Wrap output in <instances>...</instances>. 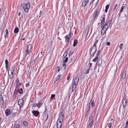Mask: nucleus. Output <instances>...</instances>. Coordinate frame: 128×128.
Returning a JSON list of instances; mask_svg holds the SVG:
<instances>
[{
    "label": "nucleus",
    "mask_w": 128,
    "mask_h": 128,
    "mask_svg": "<svg viewBox=\"0 0 128 128\" xmlns=\"http://www.w3.org/2000/svg\"><path fill=\"white\" fill-rule=\"evenodd\" d=\"M64 114L62 112L60 113L59 117L57 121V128H61L62 126V121L64 119Z\"/></svg>",
    "instance_id": "f257e3e1"
},
{
    "label": "nucleus",
    "mask_w": 128,
    "mask_h": 128,
    "mask_svg": "<svg viewBox=\"0 0 128 128\" xmlns=\"http://www.w3.org/2000/svg\"><path fill=\"white\" fill-rule=\"evenodd\" d=\"M21 6L23 7L25 12H27L30 8V3H28L27 4L23 3L22 4Z\"/></svg>",
    "instance_id": "f03ea898"
},
{
    "label": "nucleus",
    "mask_w": 128,
    "mask_h": 128,
    "mask_svg": "<svg viewBox=\"0 0 128 128\" xmlns=\"http://www.w3.org/2000/svg\"><path fill=\"white\" fill-rule=\"evenodd\" d=\"M100 11V9L98 8H96L93 14V17L94 19H95L96 17L98 16Z\"/></svg>",
    "instance_id": "7ed1b4c3"
},
{
    "label": "nucleus",
    "mask_w": 128,
    "mask_h": 128,
    "mask_svg": "<svg viewBox=\"0 0 128 128\" xmlns=\"http://www.w3.org/2000/svg\"><path fill=\"white\" fill-rule=\"evenodd\" d=\"M127 104L126 98L125 96H124L122 100V104L123 107L124 108Z\"/></svg>",
    "instance_id": "20e7f679"
},
{
    "label": "nucleus",
    "mask_w": 128,
    "mask_h": 128,
    "mask_svg": "<svg viewBox=\"0 0 128 128\" xmlns=\"http://www.w3.org/2000/svg\"><path fill=\"white\" fill-rule=\"evenodd\" d=\"M111 23V21H109L108 22H107L105 23V24L103 26V28H104L106 29V30H107L108 28V27L110 26Z\"/></svg>",
    "instance_id": "39448f33"
},
{
    "label": "nucleus",
    "mask_w": 128,
    "mask_h": 128,
    "mask_svg": "<svg viewBox=\"0 0 128 128\" xmlns=\"http://www.w3.org/2000/svg\"><path fill=\"white\" fill-rule=\"evenodd\" d=\"M88 0H84L82 2V6L83 8L84 7L88 4Z\"/></svg>",
    "instance_id": "423d86ee"
},
{
    "label": "nucleus",
    "mask_w": 128,
    "mask_h": 128,
    "mask_svg": "<svg viewBox=\"0 0 128 128\" xmlns=\"http://www.w3.org/2000/svg\"><path fill=\"white\" fill-rule=\"evenodd\" d=\"M32 112L33 115L35 116H37L40 114L39 112L37 110H32Z\"/></svg>",
    "instance_id": "0eeeda50"
},
{
    "label": "nucleus",
    "mask_w": 128,
    "mask_h": 128,
    "mask_svg": "<svg viewBox=\"0 0 128 128\" xmlns=\"http://www.w3.org/2000/svg\"><path fill=\"white\" fill-rule=\"evenodd\" d=\"M96 46H93L92 47V48L90 50V54L91 55V53L92 52H96Z\"/></svg>",
    "instance_id": "6e6552de"
},
{
    "label": "nucleus",
    "mask_w": 128,
    "mask_h": 128,
    "mask_svg": "<svg viewBox=\"0 0 128 128\" xmlns=\"http://www.w3.org/2000/svg\"><path fill=\"white\" fill-rule=\"evenodd\" d=\"M11 112V110H10L9 109H7L5 112L6 116H8L10 115Z\"/></svg>",
    "instance_id": "1a4fd4ad"
},
{
    "label": "nucleus",
    "mask_w": 128,
    "mask_h": 128,
    "mask_svg": "<svg viewBox=\"0 0 128 128\" xmlns=\"http://www.w3.org/2000/svg\"><path fill=\"white\" fill-rule=\"evenodd\" d=\"M24 103V100L23 99H21L18 102V105H20L22 106Z\"/></svg>",
    "instance_id": "9d476101"
},
{
    "label": "nucleus",
    "mask_w": 128,
    "mask_h": 128,
    "mask_svg": "<svg viewBox=\"0 0 128 128\" xmlns=\"http://www.w3.org/2000/svg\"><path fill=\"white\" fill-rule=\"evenodd\" d=\"M4 103V101L3 99L2 95H0V103L1 104H3Z\"/></svg>",
    "instance_id": "9b49d317"
},
{
    "label": "nucleus",
    "mask_w": 128,
    "mask_h": 128,
    "mask_svg": "<svg viewBox=\"0 0 128 128\" xmlns=\"http://www.w3.org/2000/svg\"><path fill=\"white\" fill-rule=\"evenodd\" d=\"M32 45L31 44H29L28 46L27 49L31 51V50L32 49Z\"/></svg>",
    "instance_id": "f8f14e48"
},
{
    "label": "nucleus",
    "mask_w": 128,
    "mask_h": 128,
    "mask_svg": "<svg viewBox=\"0 0 128 128\" xmlns=\"http://www.w3.org/2000/svg\"><path fill=\"white\" fill-rule=\"evenodd\" d=\"M107 30H106V29H104V28L103 27L101 31V34H104L106 33V31Z\"/></svg>",
    "instance_id": "ddd939ff"
},
{
    "label": "nucleus",
    "mask_w": 128,
    "mask_h": 128,
    "mask_svg": "<svg viewBox=\"0 0 128 128\" xmlns=\"http://www.w3.org/2000/svg\"><path fill=\"white\" fill-rule=\"evenodd\" d=\"M93 117L92 116H91L89 120V123H93Z\"/></svg>",
    "instance_id": "4468645a"
},
{
    "label": "nucleus",
    "mask_w": 128,
    "mask_h": 128,
    "mask_svg": "<svg viewBox=\"0 0 128 128\" xmlns=\"http://www.w3.org/2000/svg\"><path fill=\"white\" fill-rule=\"evenodd\" d=\"M66 38V41L67 42H68L70 40L69 36H68L67 35L65 36Z\"/></svg>",
    "instance_id": "2eb2a0df"
},
{
    "label": "nucleus",
    "mask_w": 128,
    "mask_h": 128,
    "mask_svg": "<svg viewBox=\"0 0 128 128\" xmlns=\"http://www.w3.org/2000/svg\"><path fill=\"white\" fill-rule=\"evenodd\" d=\"M4 32L6 33L4 37L5 38H6L8 37V30L7 29L6 30H5Z\"/></svg>",
    "instance_id": "dca6fc26"
},
{
    "label": "nucleus",
    "mask_w": 128,
    "mask_h": 128,
    "mask_svg": "<svg viewBox=\"0 0 128 128\" xmlns=\"http://www.w3.org/2000/svg\"><path fill=\"white\" fill-rule=\"evenodd\" d=\"M19 31L18 29V28L16 27L15 28L14 30V33H17Z\"/></svg>",
    "instance_id": "f3484780"
},
{
    "label": "nucleus",
    "mask_w": 128,
    "mask_h": 128,
    "mask_svg": "<svg viewBox=\"0 0 128 128\" xmlns=\"http://www.w3.org/2000/svg\"><path fill=\"white\" fill-rule=\"evenodd\" d=\"M41 103H40V102L36 103L35 104V105H36V106L38 107V108H40V107L41 106Z\"/></svg>",
    "instance_id": "a211bd4d"
},
{
    "label": "nucleus",
    "mask_w": 128,
    "mask_h": 128,
    "mask_svg": "<svg viewBox=\"0 0 128 128\" xmlns=\"http://www.w3.org/2000/svg\"><path fill=\"white\" fill-rule=\"evenodd\" d=\"M124 8V6H122L121 7V10H120V12L119 13V16L121 14V13L123 12V9Z\"/></svg>",
    "instance_id": "6ab92c4d"
},
{
    "label": "nucleus",
    "mask_w": 128,
    "mask_h": 128,
    "mask_svg": "<svg viewBox=\"0 0 128 128\" xmlns=\"http://www.w3.org/2000/svg\"><path fill=\"white\" fill-rule=\"evenodd\" d=\"M79 80V79L78 77H75L74 78V82L78 83Z\"/></svg>",
    "instance_id": "aec40b11"
},
{
    "label": "nucleus",
    "mask_w": 128,
    "mask_h": 128,
    "mask_svg": "<svg viewBox=\"0 0 128 128\" xmlns=\"http://www.w3.org/2000/svg\"><path fill=\"white\" fill-rule=\"evenodd\" d=\"M126 71L124 72L123 74L122 77L123 79H124L125 78L126 76Z\"/></svg>",
    "instance_id": "412c9836"
},
{
    "label": "nucleus",
    "mask_w": 128,
    "mask_h": 128,
    "mask_svg": "<svg viewBox=\"0 0 128 128\" xmlns=\"http://www.w3.org/2000/svg\"><path fill=\"white\" fill-rule=\"evenodd\" d=\"M96 64H98L99 67H100L101 65V63H99V60H97Z\"/></svg>",
    "instance_id": "4be33fe9"
},
{
    "label": "nucleus",
    "mask_w": 128,
    "mask_h": 128,
    "mask_svg": "<svg viewBox=\"0 0 128 128\" xmlns=\"http://www.w3.org/2000/svg\"><path fill=\"white\" fill-rule=\"evenodd\" d=\"M78 42V41L77 40H75L74 41V43L73 44L74 46H75L76 45Z\"/></svg>",
    "instance_id": "5701e85b"
},
{
    "label": "nucleus",
    "mask_w": 128,
    "mask_h": 128,
    "mask_svg": "<svg viewBox=\"0 0 128 128\" xmlns=\"http://www.w3.org/2000/svg\"><path fill=\"white\" fill-rule=\"evenodd\" d=\"M23 124L24 126H27L28 124V122L26 121H23Z\"/></svg>",
    "instance_id": "b1692460"
},
{
    "label": "nucleus",
    "mask_w": 128,
    "mask_h": 128,
    "mask_svg": "<svg viewBox=\"0 0 128 128\" xmlns=\"http://www.w3.org/2000/svg\"><path fill=\"white\" fill-rule=\"evenodd\" d=\"M123 45V43H122L120 44L119 46V48L120 50H121L122 48V46Z\"/></svg>",
    "instance_id": "393cba45"
},
{
    "label": "nucleus",
    "mask_w": 128,
    "mask_h": 128,
    "mask_svg": "<svg viewBox=\"0 0 128 128\" xmlns=\"http://www.w3.org/2000/svg\"><path fill=\"white\" fill-rule=\"evenodd\" d=\"M30 51L29 50H28L27 49L25 52V55H27L29 54Z\"/></svg>",
    "instance_id": "a878e982"
},
{
    "label": "nucleus",
    "mask_w": 128,
    "mask_h": 128,
    "mask_svg": "<svg viewBox=\"0 0 128 128\" xmlns=\"http://www.w3.org/2000/svg\"><path fill=\"white\" fill-rule=\"evenodd\" d=\"M20 94H22L23 92V90L22 88H20L19 91Z\"/></svg>",
    "instance_id": "bb28decb"
},
{
    "label": "nucleus",
    "mask_w": 128,
    "mask_h": 128,
    "mask_svg": "<svg viewBox=\"0 0 128 128\" xmlns=\"http://www.w3.org/2000/svg\"><path fill=\"white\" fill-rule=\"evenodd\" d=\"M60 70V68L59 66H57L56 68V71L57 72H58Z\"/></svg>",
    "instance_id": "cd10ccee"
},
{
    "label": "nucleus",
    "mask_w": 128,
    "mask_h": 128,
    "mask_svg": "<svg viewBox=\"0 0 128 128\" xmlns=\"http://www.w3.org/2000/svg\"><path fill=\"white\" fill-rule=\"evenodd\" d=\"M108 126L109 127V128H110L112 126V122H110L108 124Z\"/></svg>",
    "instance_id": "c85d7f7f"
},
{
    "label": "nucleus",
    "mask_w": 128,
    "mask_h": 128,
    "mask_svg": "<svg viewBox=\"0 0 128 128\" xmlns=\"http://www.w3.org/2000/svg\"><path fill=\"white\" fill-rule=\"evenodd\" d=\"M42 56V52H40V53H39L38 56V57H41Z\"/></svg>",
    "instance_id": "c756f323"
},
{
    "label": "nucleus",
    "mask_w": 128,
    "mask_h": 128,
    "mask_svg": "<svg viewBox=\"0 0 128 128\" xmlns=\"http://www.w3.org/2000/svg\"><path fill=\"white\" fill-rule=\"evenodd\" d=\"M98 42V40H96V41H95L94 45H93V46H96V44L97 43V42Z\"/></svg>",
    "instance_id": "7c9ffc66"
},
{
    "label": "nucleus",
    "mask_w": 128,
    "mask_h": 128,
    "mask_svg": "<svg viewBox=\"0 0 128 128\" xmlns=\"http://www.w3.org/2000/svg\"><path fill=\"white\" fill-rule=\"evenodd\" d=\"M94 100H93L92 101V102L91 104V106L92 107H93L94 106Z\"/></svg>",
    "instance_id": "2f4dec72"
},
{
    "label": "nucleus",
    "mask_w": 128,
    "mask_h": 128,
    "mask_svg": "<svg viewBox=\"0 0 128 128\" xmlns=\"http://www.w3.org/2000/svg\"><path fill=\"white\" fill-rule=\"evenodd\" d=\"M100 52V50L98 51V52L97 53L96 55V57L98 58V56L99 54V53Z\"/></svg>",
    "instance_id": "473e14b6"
},
{
    "label": "nucleus",
    "mask_w": 128,
    "mask_h": 128,
    "mask_svg": "<svg viewBox=\"0 0 128 128\" xmlns=\"http://www.w3.org/2000/svg\"><path fill=\"white\" fill-rule=\"evenodd\" d=\"M92 124L93 123H89V124L88 126V128H90Z\"/></svg>",
    "instance_id": "72a5a7b5"
},
{
    "label": "nucleus",
    "mask_w": 128,
    "mask_h": 128,
    "mask_svg": "<svg viewBox=\"0 0 128 128\" xmlns=\"http://www.w3.org/2000/svg\"><path fill=\"white\" fill-rule=\"evenodd\" d=\"M20 124H18L16 125L15 128H20Z\"/></svg>",
    "instance_id": "f704fd0d"
},
{
    "label": "nucleus",
    "mask_w": 128,
    "mask_h": 128,
    "mask_svg": "<svg viewBox=\"0 0 128 128\" xmlns=\"http://www.w3.org/2000/svg\"><path fill=\"white\" fill-rule=\"evenodd\" d=\"M74 56H72L70 58V63H71L72 62V60L74 59Z\"/></svg>",
    "instance_id": "c9c22d12"
},
{
    "label": "nucleus",
    "mask_w": 128,
    "mask_h": 128,
    "mask_svg": "<svg viewBox=\"0 0 128 128\" xmlns=\"http://www.w3.org/2000/svg\"><path fill=\"white\" fill-rule=\"evenodd\" d=\"M125 128H128V121H127L126 123V124L125 127Z\"/></svg>",
    "instance_id": "e433bc0d"
},
{
    "label": "nucleus",
    "mask_w": 128,
    "mask_h": 128,
    "mask_svg": "<svg viewBox=\"0 0 128 128\" xmlns=\"http://www.w3.org/2000/svg\"><path fill=\"white\" fill-rule=\"evenodd\" d=\"M90 69H88L86 70L85 71V73L86 74H88L89 73Z\"/></svg>",
    "instance_id": "4c0bfd02"
},
{
    "label": "nucleus",
    "mask_w": 128,
    "mask_h": 128,
    "mask_svg": "<svg viewBox=\"0 0 128 128\" xmlns=\"http://www.w3.org/2000/svg\"><path fill=\"white\" fill-rule=\"evenodd\" d=\"M76 88V87L74 86V85H73V84L72 88V92L74 91Z\"/></svg>",
    "instance_id": "58836bf2"
},
{
    "label": "nucleus",
    "mask_w": 128,
    "mask_h": 128,
    "mask_svg": "<svg viewBox=\"0 0 128 128\" xmlns=\"http://www.w3.org/2000/svg\"><path fill=\"white\" fill-rule=\"evenodd\" d=\"M68 60V57H66L65 58V59L64 60V62H67V61Z\"/></svg>",
    "instance_id": "ea45409f"
},
{
    "label": "nucleus",
    "mask_w": 128,
    "mask_h": 128,
    "mask_svg": "<svg viewBox=\"0 0 128 128\" xmlns=\"http://www.w3.org/2000/svg\"><path fill=\"white\" fill-rule=\"evenodd\" d=\"M60 78V76L59 75H58L57 77L56 78V81L57 80H58Z\"/></svg>",
    "instance_id": "a19ab883"
},
{
    "label": "nucleus",
    "mask_w": 128,
    "mask_h": 128,
    "mask_svg": "<svg viewBox=\"0 0 128 128\" xmlns=\"http://www.w3.org/2000/svg\"><path fill=\"white\" fill-rule=\"evenodd\" d=\"M5 62L6 63V65H8V60L7 59H6L5 60Z\"/></svg>",
    "instance_id": "79ce46f5"
},
{
    "label": "nucleus",
    "mask_w": 128,
    "mask_h": 128,
    "mask_svg": "<svg viewBox=\"0 0 128 128\" xmlns=\"http://www.w3.org/2000/svg\"><path fill=\"white\" fill-rule=\"evenodd\" d=\"M117 6H118V4H116L115 6H114V8L113 9V10H114V11L115 10V9H116V8L117 7Z\"/></svg>",
    "instance_id": "37998d69"
},
{
    "label": "nucleus",
    "mask_w": 128,
    "mask_h": 128,
    "mask_svg": "<svg viewBox=\"0 0 128 128\" xmlns=\"http://www.w3.org/2000/svg\"><path fill=\"white\" fill-rule=\"evenodd\" d=\"M98 58H97V57H96L94 58L93 60H92V61L94 62H96V60L97 59H98Z\"/></svg>",
    "instance_id": "c03bdc74"
},
{
    "label": "nucleus",
    "mask_w": 128,
    "mask_h": 128,
    "mask_svg": "<svg viewBox=\"0 0 128 128\" xmlns=\"http://www.w3.org/2000/svg\"><path fill=\"white\" fill-rule=\"evenodd\" d=\"M8 76H9V77L10 78V79L12 78L13 77L12 75H10L9 74V71L8 72Z\"/></svg>",
    "instance_id": "a18cd8bd"
},
{
    "label": "nucleus",
    "mask_w": 128,
    "mask_h": 128,
    "mask_svg": "<svg viewBox=\"0 0 128 128\" xmlns=\"http://www.w3.org/2000/svg\"><path fill=\"white\" fill-rule=\"evenodd\" d=\"M77 83H77V82H74V83H73V85H74V86L76 87V85Z\"/></svg>",
    "instance_id": "49530a36"
},
{
    "label": "nucleus",
    "mask_w": 128,
    "mask_h": 128,
    "mask_svg": "<svg viewBox=\"0 0 128 128\" xmlns=\"http://www.w3.org/2000/svg\"><path fill=\"white\" fill-rule=\"evenodd\" d=\"M109 5H108V4L106 6V8L108 9L109 8Z\"/></svg>",
    "instance_id": "de8ad7c7"
},
{
    "label": "nucleus",
    "mask_w": 128,
    "mask_h": 128,
    "mask_svg": "<svg viewBox=\"0 0 128 128\" xmlns=\"http://www.w3.org/2000/svg\"><path fill=\"white\" fill-rule=\"evenodd\" d=\"M110 42H107L106 43V44L108 46L110 45Z\"/></svg>",
    "instance_id": "09e8293b"
},
{
    "label": "nucleus",
    "mask_w": 128,
    "mask_h": 128,
    "mask_svg": "<svg viewBox=\"0 0 128 128\" xmlns=\"http://www.w3.org/2000/svg\"><path fill=\"white\" fill-rule=\"evenodd\" d=\"M92 66V63H90L89 64V68H90Z\"/></svg>",
    "instance_id": "8fccbe9b"
},
{
    "label": "nucleus",
    "mask_w": 128,
    "mask_h": 128,
    "mask_svg": "<svg viewBox=\"0 0 128 128\" xmlns=\"http://www.w3.org/2000/svg\"><path fill=\"white\" fill-rule=\"evenodd\" d=\"M51 98H54L55 96V95L54 94H52L51 95Z\"/></svg>",
    "instance_id": "3c124183"
},
{
    "label": "nucleus",
    "mask_w": 128,
    "mask_h": 128,
    "mask_svg": "<svg viewBox=\"0 0 128 128\" xmlns=\"http://www.w3.org/2000/svg\"><path fill=\"white\" fill-rule=\"evenodd\" d=\"M104 22L103 21H102L101 22V26H102V25L103 24H104ZM102 26H101V27Z\"/></svg>",
    "instance_id": "603ef678"
},
{
    "label": "nucleus",
    "mask_w": 128,
    "mask_h": 128,
    "mask_svg": "<svg viewBox=\"0 0 128 128\" xmlns=\"http://www.w3.org/2000/svg\"><path fill=\"white\" fill-rule=\"evenodd\" d=\"M18 81H19V79L18 78H17L15 82H16V83H17L18 82Z\"/></svg>",
    "instance_id": "864d4df0"
},
{
    "label": "nucleus",
    "mask_w": 128,
    "mask_h": 128,
    "mask_svg": "<svg viewBox=\"0 0 128 128\" xmlns=\"http://www.w3.org/2000/svg\"><path fill=\"white\" fill-rule=\"evenodd\" d=\"M29 83H26V87H28L29 86Z\"/></svg>",
    "instance_id": "5fc2aeb1"
},
{
    "label": "nucleus",
    "mask_w": 128,
    "mask_h": 128,
    "mask_svg": "<svg viewBox=\"0 0 128 128\" xmlns=\"http://www.w3.org/2000/svg\"><path fill=\"white\" fill-rule=\"evenodd\" d=\"M96 52H92V55L93 56H94V54H95V53Z\"/></svg>",
    "instance_id": "6e6d98bb"
},
{
    "label": "nucleus",
    "mask_w": 128,
    "mask_h": 128,
    "mask_svg": "<svg viewBox=\"0 0 128 128\" xmlns=\"http://www.w3.org/2000/svg\"><path fill=\"white\" fill-rule=\"evenodd\" d=\"M66 64L65 63H64L63 65V67H64V68L66 67Z\"/></svg>",
    "instance_id": "4d7b16f0"
},
{
    "label": "nucleus",
    "mask_w": 128,
    "mask_h": 128,
    "mask_svg": "<svg viewBox=\"0 0 128 128\" xmlns=\"http://www.w3.org/2000/svg\"><path fill=\"white\" fill-rule=\"evenodd\" d=\"M105 20V18L104 17H103L102 18V21H103L104 22Z\"/></svg>",
    "instance_id": "13d9d810"
},
{
    "label": "nucleus",
    "mask_w": 128,
    "mask_h": 128,
    "mask_svg": "<svg viewBox=\"0 0 128 128\" xmlns=\"http://www.w3.org/2000/svg\"><path fill=\"white\" fill-rule=\"evenodd\" d=\"M8 65H5V67L6 68V70L8 68Z\"/></svg>",
    "instance_id": "bf43d9fd"
},
{
    "label": "nucleus",
    "mask_w": 128,
    "mask_h": 128,
    "mask_svg": "<svg viewBox=\"0 0 128 128\" xmlns=\"http://www.w3.org/2000/svg\"><path fill=\"white\" fill-rule=\"evenodd\" d=\"M18 16H19V18H20V12H18Z\"/></svg>",
    "instance_id": "052dcab7"
},
{
    "label": "nucleus",
    "mask_w": 128,
    "mask_h": 128,
    "mask_svg": "<svg viewBox=\"0 0 128 128\" xmlns=\"http://www.w3.org/2000/svg\"><path fill=\"white\" fill-rule=\"evenodd\" d=\"M10 71L11 72V74H12V75L13 74V72H12V70H10Z\"/></svg>",
    "instance_id": "680f3d73"
},
{
    "label": "nucleus",
    "mask_w": 128,
    "mask_h": 128,
    "mask_svg": "<svg viewBox=\"0 0 128 128\" xmlns=\"http://www.w3.org/2000/svg\"><path fill=\"white\" fill-rule=\"evenodd\" d=\"M70 77L69 76H68L67 77V80H69V79H70Z\"/></svg>",
    "instance_id": "e2e57ef3"
},
{
    "label": "nucleus",
    "mask_w": 128,
    "mask_h": 128,
    "mask_svg": "<svg viewBox=\"0 0 128 128\" xmlns=\"http://www.w3.org/2000/svg\"><path fill=\"white\" fill-rule=\"evenodd\" d=\"M86 30H88V27H86Z\"/></svg>",
    "instance_id": "0e129e2a"
},
{
    "label": "nucleus",
    "mask_w": 128,
    "mask_h": 128,
    "mask_svg": "<svg viewBox=\"0 0 128 128\" xmlns=\"http://www.w3.org/2000/svg\"><path fill=\"white\" fill-rule=\"evenodd\" d=\"M72 35V33L71 32H70V33L69 36H71Z\"/></svg>",
    "instance_id": "69168bd1"
},
{
    "label": "nucleus",
    "mask_w": 128,
    "mask_h": 128,
    "mask_svg": "<svg viewBox=\"0 0 128 128\" xmlns=\"http://www.w3.org/2000/svg\"><path fill=\"white\" fill-rule=\"evenodd\" d=\"M67 54V52L66 51H65L64 52V54H66V55Z\"/></svg>",
    "instance_id": "338daca9"
},
{
    "label": "nucleus",
    "mask_w": 128,
    "mask_h": 128,
    "mask_svg": "<svg viewBox=\"0 0 128 128\" xmlns=\"http://www.w3.org/2000/svg\"><path fill=\"white\" fill-rule=\"evenodd\" d=\"M108 9H105V12H107V11H108Z\"/></svg>",
    "instance_id": "774afa93"
}]
</instances>
